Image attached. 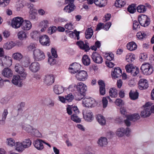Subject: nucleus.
Listing matches in <instances>:
<instances>
[{
	"instance_id": "obj_1",
	"label": "nucleus",
	"mask_w": 154,
	"mask_h": 154,
	"mask_svg": "<svg viewBox=\"0 0 154 154\" xmlns=\"http://www.w3.org/2000/svg\"><path fill=\"white\" fill-rule=\"evenodd\" d=\"M76 87L77 91L79 93V96L78 99L80 100L82 99L85 95V92L87 91V87L82 82H79L76 85L74 86Z\"/></svg>"
},
{
	"instance_id": "obj_2",
	"label": "nucleus",
	"mask_w": 154,
	"mask_h": 154,
	"mask_svg": "<svg viewBox=\"0 0 154 154\" xmlns=\"http://www.w3.org/2000/svg\"><path fill=\"white\" fill-rule=\"evenodd\" d=\"M140 69L142 73L146 75H150L154 71L152 66L148 63H143L140 67Z\"/></svg>"
},
{
	"instance_id": "obj_3",
	"label": "nucleus",
	"mask_w": 154,
	"mask_h": 154,
	"mask_svg": "<svg viewBox=\"0 0 154 154\" xmlns=\"http://www.w3.org/2000/svg\"><path fill=\"white\" fill-rule=\"evenodd\" d=\"M138 20L140 25L144 27L147 26L150 23V19L145 15L140 14L139 15Z\"/></svg>"
},
{
	"instance_id": "obj_4",
	"label": "nucleus",
	"mask_w": 154,
	"mask_h": 154,
	"mask_svg": "<svg viewBox=\"0 0 154 154\" xmlns=\"http://www.w3.org/2000/svg\"><path fill=\"white\" fill-rule=\"evenodd\" d=\"M15 71L20 75V77L22 78V79H26L27 73L25 69L22 67L19 63H17L15 66Z\"/></svg>"
},
{
	"instance_id": "obj_5",
	"label": "nucleus",
	"mask_w": 154,
	"mask_h": 154,
	"mask_svg": "<svg viewBox=\"0 0 154 154\" xmlns=\"http://www.w3.org/2000/svg\"><path fill=\"white\" fill-rule=\"evenodd\" d=\"M125 68L127 72L130 73L133 76L137 75L139 72V69L136 67L134 66L132 64L127 65L125 66Z\"/></svg>"
},
{
	"instance_id": "obj_6",
	"label": "nucleus",
	"mask_w": 154,
	"mask_h": 154,
	"mask_svg": "<svg viewBox=\"0 0 154 154\" xmlns=\"http://www.w3.org/2000/svg\"><path fill=\"white\" fill-rule=\"evenodd\" d=\"M33 55L34 58L36 61L42 60L45 58V56L43 52L38 49H34Z\"/></svg>"
},
{
	"instance_id": "obj_7",
	"label": "nucleus",
	"mask_w": 154,
	"mask_h": 154,
	"mask_svg": "<svg viewBox=\"0 0 154 154\" xmlns=\"http://www.w3.org/2000/svg\"><path fill=\"white\" fill-rule=\"evenodd\" d=\"M23 19L20 17H17L14 18L12 20L11 25L12 27L15 29H18L22 26Z\"/></svg>"
},
{
	"instance_id": "obj_8",
	"label": "nucleus",
	"mask_w": 154,
	"mask_h": 154,
	"mask_svg": "<svg viewBox=\"0 0 154 154\" xmlns=\"http://www.w3.org/2000/svg\"><path fill=\"white\" fill-rule=\"evenodd\" d=\"M75 76L78 80L84 81L87 79L88 75L86 71L81 70L76 74Z\"/></svg>"
},
{
	"instance_id": "obj_9",
	"label": "nucleus",
	"mask_w": 154,
	"mask_h": 154,
	"mask_svg": "<svg viewBox=\"0 0 154 154\" xmlns=\"http://www.w3.org/2000/svg\"><path fill=\"white\" fill-rule=\"evenodd\" d=\"M0 63L4 66H11L12 64V60L9 57H2L0 59Z\"/></svg>"
},
{
	"instance_id": "obj_10",
	"label": "nucleus",
	"mask_w": 154,
	"mask_h": 154,
	"mask_svg": "<svg viewBox=\"0 0 154 154\" xmlns=\"http://www.w3.org/2000/svg\"><path fill=\"white\" fill-rule=\"evenodd\" d=\"M74 0H65L66 3L68 5L65 6L64 8V10L65 12L70 13L73 11L75 8V6L73 4Z\"/></svg>"
},
{
	"instance_id": "obj_11",
	"label": "nucleus",
	"mask_w": 154,
	"mask_h": 154,
	"mask_svg": "<svg viewBox=\"0 0 154 154\" xmlns=\"http://www.w3.org/2000/svg\"><path fill=\"white\" fill-rule=\"evenodd\" d=\"M149 103L146 104L144 109L141 112L140 116L144 118L149 116L151 115L150 106H149Z\"/></svg>"
},
{
	"instance_id": "obj_12",
	"label": "nucleus",
	"mask_w": 154,
	"mask_h": 154,
	"mask_svg": "<svg viewBox=\"0 0 154 154\" xmlns=\"http://www.w3.org/2000/svg\"><path fill=\"white\" fill-rule=\"evenodd\" d=\"M91 58L93 61L97 63H101L103 61V58L101 55L95 52L93 53Z\"/></svg>"
},
{
	"instance_id": "obj_13",
	"label": "nucleus",
	"mask_w": 154,
	"mask_h": 154,
	"mask_svg": "<svg viewBox=\"0 0 154 154\" xmlns=\"http://www.w3.org/2000/svg\"><path fill=\"white\" fill-rule=\"evenodd\" d=\"M138 88L140 90L146 89L148 87V81L145 79H140L138 82Z\"/></svg>"
},
{
	"instance_id": "obj_14",
	"label": "nucleus",
	"mask_w": 154,
	"mask_h": 154,
	"mask_svg": "<svg viewBox=\"0 0 154 154\" xmlns=\"http://www.w3.org/2000/svg\"><path fill=\"white\" fill-rule=\"evenodd\" d=\"M39 42L43 45L49 46L50 43V39L46 35H43L39 37Z\"/></svg>"
},
{
	"instance_id": "obj_15",
	"label": "nucleus",
	"mask_w": 154,
	"mask_h": 154,
	"mask_svg": "<svg viewBox=\"0 0 154 154\" xmlns=\"http://www.w3.org/2000/svg\"><path fill=\"white\" fill-rule=\"evenodd\" d=\"M80 68L81 65L79 64L75 63L70 65L69 69L71 73L74 74L78 72Z\"/></svg>"
},
{
	"instance_id": "obj_16",
	"label": "nucleus",
	"mask_w": 154,
	"mask_h": 154,
	"mask_svg": "<svg viewBox=\"0 0 154 154\" xmlns=\"http://www.w3.org/2000/svg\"><path fill=\"white\" fill-rule=\"evenodd\" d=\"M40 67L39 63L37 62H34L31 64L29 68L31 72H35L39 70Z\"/></svg>"
},
{
	"instance_id": "obj_17",
	"label": "nucleus",
	"mask_w": 154,
	"mask_h": 154,
	"mask_svg": "<svg viewBox=\"0 0 154 154\" xmlns=\"http://www.w3.org/2000/svg\"><path fill=\"white\" fill-rule=\"evenodd\" d=\"M76 44L82 49L84 50L85 51H88L90 50V48L88 43L85 44L81 41H78L76 42Z\"/></svg>"
},
{
	"instance_id": "obj_18",
	"label": "nucleus",
	"mask_w": 154,
	"mask_h": 154,
	"mask_svg": "<svg viewBox=\"0 0 154 154\" xmlns=\"http://www.w3.org/2000/svg\"><path fill=\"white\" fill-rule=\"evenodd\" d=\"M122 75V70L119 67L115 68L113 71L111 73L112 78L114 79H116L121 76Z\"/></svg>"
},
{
	"instance_id": "obj_19",
	"label": "nucleus",
	"mask_w": 154,
	"mask_h": 154,
	"mask_svg": "<svg viewBox=\"0 0 154 154\" xmlns=\"http://www.w3.org/2000/svg\"><path fill=\"white\" fill-rule=\"evenodd\" d=\"M12 82L15 85L21 87L22 83L20 76L18 75H14L12 80Z\"/></svg>"
},
{
	"instance_id": "obj_20",
	"label": "nucleus",
	"mask_w": 154,
	"mask_h": 154,
	"mask_svg": "<svg viewBox=\"0 0 154 154\" xmlns=\"http://www.w3.org/2000/svg\"><path fill=\"white\" fill-rule=\"evenodd\" d=\"M98 83L99 85L100 94L102 95H103L106 93L105 83L102 80H99Z\"/></svg>"
},
{
	"instance_id": "obj_21",
	"label": "nucleus",
	"mask_w": 154,
	"mask_h": 154,
	"mask_svg": "<svg viewBox=\"0 0 154 154\" xmlns=\"http://www.w3.org/2000/svg\"><path fill=\"white\" fill-rule=\"evenodd\" d=\"M94 102V100L91 98H85L82 100V103L86 107H91Z\"/></svg>"
},
{
	"instance_id": "obj_22",
	"label": "nucleus",
	"mask_w": 154,
	"mask_h": 154,
	"mask_svg": "<svg viewBox=\"0 0 154 154\" xmlns=\"http://www.w3.org/2000/svg\"><path fill=\"white\" fill-rule=\"evenodd\" d=\"M32 24L29 20H23L21 26V28L24 30H28L32 27Z\"/></svg>"
},
{
	"instance_id": "obj_23",
	"label": "nucleus",
	"mask_w": 154,
	"mask_h": 154,
	"mask_svg": "<svg viewBox=\"0 0 154 154\" xmlns=\"http://www.w3.org/2000/svg\"><path fill=\"white\" fill-rule=\"evenodd\" d=\"M54 78L53 76L51 75L46 76L44 81L45 83L47 85H51L54 82Z\"/></svg>"
},
{
	"instance_id": "obj_24",
	"label": "nucleus",
	"mask_w": 154,
	"mask_h": 154,
	"mask_svg": "<svg viewBox=\"0 0 154 154\" xmlns=\"http://www.w3.org/2000/svg\"><path fill=\"white\" fill-rule=\"evenodd\" d=\"M44 141L40 139H38L35 141L33 143L35 147L38 150H42L44 146L42 143Z\"/></svg>"
},
{
	"instance_id": "obj_25",
	"label": "nucleus",
	"mask_w": 154,
	"mask_h": 154,
	"mask_svg": "<svg viewBox=\"0 0 154 154\" xmlns=\"http://www.w3.org/2000/svg\"><path fill=\"white\" fill-rule=\"evenodd\" d=\"M2 75L5 77H10L13 75L12 71L8 68H5L2 70Z\"/></svg>"
},
{
	"instance_id": "obj_26",
	"label": "nucleus",
	"mask_w": 154,
	"mask_h": 154,
	"mask_svg": "<svg viewBox=\"0 0 154 154\" xmlns=\"http://www.w3.org/2000/svg\"><path fill=\"white\" fill-rule=\"evenodd\" d=\"M54 91L55 93L59 94L62 93L64 91V88L59 85H55L54 87Z\"/></svg>"
},
{
	"instance_id": "obj_27",
	"label": "nucleus",
	"mask_w": 154,
	"mask_h": 154,
	"mask_svg": "<svg viewBox=\"0 0 154 154\" xmlns=\"http://www.w3.org/2000/svg\"><path fill=\"white\" fill-rule=\"evenodd\" d=\"M98 144L100 146H105L107 143V138L104 137H101L98 140Z\"/></svg>"
},
{
	"instance_id": "obj_28",
	"label": "nucleus",
	"mask_w": 154,
	"mask_h": 154,
	"mask_svg": "<svg viewBox=\"0 0 154 154\" xmlns=\"http://www.w3.org/2000/svg\"><path fill=\"white\" fill-rule=\"evenodd\" d=\"M94 3L95 5L99 7H102L106 5V0H94Z\"/></svg>"
},
{
	"instance_id": "obj_29",
	"label": "nucleus",
	"mask_w": 154,
	"mask_h": 154,
	"mask_svg": "<svg viewBox=\"0 0 154 154\" xmlns=\"http://www.w3.org/2000/svg\"><path fill=\"white\" fill-rule=\"evenodd\" d=\"M127 48L130 51L135 50L137 48V46L135 42H131L127 44Z\"/></svg>"
},
{
	"instance_id": "obj_30",
	"label": "nucleus",
	"mask_w": 154,
	"mask_h": 154,
	"mask_svg": "<svg viewBox=\"0 0 154 154\" xmlns=\"http://www.w3.org/2000/svg\"><path fill=\"white\" fill-rule=\"evenodd\" d=\"M17 36L20 40L26 39L27 37V33L23 30H21L18 33Z\"/></svg>"
},
{
	"instance_id": "obj_31",
	"label": "nucleus",
	"mask_w": 154,
	"mask_h": 154,
	"mask_svg": "<svg viewBox=\"0 0 154 154\" xmlns=\"http://www.w3.org/2000/svg\"><path fill=\"white\" fill-rule=\"evenodd\" d=\"M139 94L137 91H135L131 90L129 93L130 98L132 100H134L137 99L138 97Z\"/></svg>"
},
{
	"instance_id": "obj_32",
	"label": "nucleus",
	"mask_w": 154,
	"mask_h": 154,
	"mask_svg": "<svg viewBox=\"0 0 154 154\" xmlns=\"http://www.w3.org/2000/svg\"><path fill=\"white\" fill-rule=\"evenodd\" d=\"M126 118L134 122L139 119L140 118V116L138 114H134L131 115H126Z\"/></svg>"
},
{
	"instance_id": "obj_33",
	"label": "nucleus",
	"mask_w": 154,
	"mask_h": 154,
	"mask_svg": "<svg viewBox=\"0 0 154 154\" xmlns=\"http://www.w3.org/2000/svg\"><path fill=\"white\" fill-rule=\"evenodd\" d=\"M93 33V29L91 28H88L85 32V37L86 39H90L92 36Z\"/></svg>"
},
{
	"instance_id": "obj_34",
	"label": "nucleus",
	"mask_w": 154,
	"mask_h": 154,
	"mask_svg": "<svg viewBox=\"0 0 154 154\" xmlns=\"http://www.w3.org/2000/svg\"><path fill=\"white\" fill-rule=\"evenodd\" d=\"M125 0H116L115 3V5L117 8H122L126 4Z\"/></svg>"
},
{
	"instance_id": "obj_35",
	"label": "nucleus",
	"mask_w": 154,
	"mask_h": 154,
	"mask_svg": "<svg viewBox=\"0 0 154 154\" xmlns=\"http://www.w3.org/2000/svg\"><path fill=\"white\" fill-rule=\"evenodd\" d=\"M96 119L98 122L101 125H104L106 123V120L104 117L101 115L97 116Z\"/></svg>"
},
{
	"instance_id": "obj_36",
	"label": "nucleus",
	"mask_w": 154,
	"mask_h": 154,
	"mask_svg": "<svg viewBox=\"0 0 154 154\" xmlns=\"http://www.w3.org/2000/svg\"><path fill=\"white\" fill-rule=\"evenodd\" d=\"M29 12V19L31 20H34L36 18V11L35 9H34L32 7L30 8Z\"/></svg>"
},
{
	"instance_id": "obj_37",
	"label": "nucleus",
	"mask_w": 154,
	"mask_h": 154,
	"mask_svg": "<svg viewBox=\"0 0 154 154\" xmlns=\"http://www.w3.org/2000/svg\"><path fill=\"white\" fill-rule=\"evenodd\" d=\"M85 120L88 122H91L93 118L92 113L90 111H87L86 115L84 116Z\"/></svg>"
},
{
	"instance_id": "obj_38",
	"label": "nucleus",
	"mask_w": 154,
	"mask_h": 154,
	"mask_svg": "<svg viewBox=\"0 0 154 154\" xmlns=\"http://www.w3.org/2000/svg\"><path fill=\"white\" fill-rule=\"evenodd\" d=\"M15 149L16 150L19 152L23 151L24 149L22 143L17 142L15 143Z\"/></svg>"
},
{
	"instance_id": "obj_39",
	"label": "nucleus",
	"mask_w": 154,
	"mask_h": 154,
	"mask_svg": "<svg viewBox=\"0 0 154 154\" xmlns=\"http://www.w3.org/2000/svg\"><path fill=\"white\" fill-rule=\"evenodd\" d=\"M82 61L83 64L86 66L89 65L91 62L90 58L87 55H85L83 56Z\"/></svg>"
},
{
	"instance_id": "obj_40",
	"label": "nucleus",
	"mask_w": 154,
	"mask_h": 154,
	"mask_svg": "<svg viewBox=\"0 0 154 154\" xmlns=\"http://www.w3.org/2000/svg\"><path fill=\"white\" fill-rule=\"evenodd\" d=\"M109 93L110 96L112 98L116 97L118 95L117 90L114 88H111L110 89Z\"/></svg>"
},
{
	"instance_id": "obj_41",
	"label": "nucleus",
	"mask_w": 154,
	"mask_h": 154,
	"mask_svg": "<svg viewBox=\"0 0 154 154\" xmlns=\"http://www.w3.org/2000/svg\"><path fill=\"white\" fill-rule=\"evenodd\" d=\"M15 45V44L13 42H8L3 45L4 48L7 50H9L11 49Z\"/></svg>"
},
{
	"instance_id": "obj_42",
	"label": "nucleus",
	"mask_w": 154,
	"mask_h": 154,
	"mask_svg": "<svg viewBox=\"0 0 154 154\" xmlns=\"http://www.w3.org/2000/svg\"><path fill=\"white\" fill-rule=\"evenodd\" d=\"M22 128L28 132L31 133H32L34 129L32 127L29 125L22 126Z\"/></svg>"
},
{
	"instance_id": "obj_43",
	"label": "nucleus",
	"mask_w": 154,
	"mask_h": 154,
	"mask_svg": "<svg viewBox=\"0 0 154 154\" xmlns=\"http://www.w3.org/2000/svg\"><path fill=\"white\" fill-rule=\"evenodd\" d=\"M12 57L14 59L20 61L22 58L23 55L20 53L17 52L14 53Z\"/></svg>"
},
{
	"instance_id": "obj_44",
	"label": "nucleus",
	"mask_w": 154,
	"mask_h": 154,
	"mask_svg": "<svg viewBox=\"0 0 154 154\" xmlns=\"http://www.w3.org/2000/svg\"><path fill=\"white\" fill-rule=\"evenodd\" d=\"M116 134L119 137H122L125 134V129L122 128L118 129L116 132Z\"/></svg>"
},
{
	"instance_id": "obj_45",
	"label": "nucleus",
	"mask_w": 154,
	"mask_h": 154,
	"mask_svg": "<svg viewBox=\"0 0 154 154\" xmlns=\"http://www.w3.org/2000/svg\"><path fill=\"white\" fill-rule=\"evenodd\" d=\"M76 114H74L71 116V118L72 120L74 122L78 123L81 122V119L77 116Z\"/></svg>"
},
{
	"instance_id": "obj_46",
	"label": "nucleus",
	"mask_w": 154,
	"mask_h": 154,
	"mask_svg": "<svg viewBox=\"0 0 154 154\" xmlns=\"http://www.w3.org/2000/svg\"><path fill=\"white\" fill-rule=\"evenodd\" d=\"M8 113V110L7 109H4L2 115V120H0V124H4L5 123V121Z\"/></svg>"
},
{
	"instance_id": "obj_47",
	"label": "nucleus",
	"mask_w": 154,
	"mask_h": 154,
	"mask_svg": "<svg viewBox=\"0 0 154 154\" xmlns=\"http://www.w3.org/2000/svg\"><path fill=\"white\" fill-rule=\"evenodd\" d=\"M126 60L128 63H131L135 60V57L134 55L130 54H128L126 56Z\"/></svg>"
},
{
	"instance_id": "obj_48",
	"label": "nucleus",
	"mask_w": 154,
	"mask_h": 154,
	"mask_svg": "<svg viewBox=\"0 0 154 154\" xmlns=\"http://www.w3.org/2000/svg\"><path fill=\"white\" fill-rule=\"evenodd\" d=\"M22 143L23 147L25 148H26L29 147L31 146L32 142L29 139H27L23 141Z\"/></svg>"
},
{
	"instance_id": "obj_49",
	"label": "nucleus",
	"mask_w": 154,
	"mask_h": 154,
	"mask_svg": "<svg viewBox=\"0 0 154 154\" xmlns=\"http://www.w3.org/2000/svg\"><path fill=\"white\" fill-rule=\"evenodd\" d=\"M137 11L140 13H143L146 12V7L142 5H139L137 8Z\"/></svg>"
},
{
	"instance_id": "obj_50",
	"label": "nucleus",
	"mask_w": 154,
	"mask_h": 154,
	"mask_svg": "<svg viewBox=\"0 0 154 154\" xmlns=\"http://www.w3.org/2000/svg\"><path fill=\"white\" fill-rule=\"evenodd\" d=\"M140 23L139 21L137 20H134L133 22V29L135 31H137L140 27V26L139 25Z\"/></svg>"
},
{
	"instance_id": "obj_51",
	"label": "nucleus",
	"mask_w": 154,
	"mask_h": 154,
	"mask_svg": "<svg viewBox=\"0 0 154 154\" xmlns=\"http://www.w3.org/2000/svg\"><path fill=\"white\" fill-rule=\"evenodd\" d=\"M57 30V28L56 26H51L49 28L48 30V33L49 34L51 35L55 32Z\"/></svg>"
},
{
	"instance_id": "obj_52",
	"label": "nucleus",
	"mask_w": 154,
	"mask_h": 154,
	"mask_svg": "<svg viewBox=\"0 0 154 154\" xmlns=\"http://www.w3.org/2000/svg\"><path fill=\"white\" fill-rule=\"evenodd\" d=\"M66 101L68 102H71L74 99V96L72 93H69L65 96Z\"/></svg>"
},
{
	"instance_id": "obj_53",
	"label": "nucleus",
	"mask_w": 154,
	"mask_h": 154,
	"mask_svg": "<svg viewBox=\"0 0 154 154\" xmlns=\"http://www.w3.org/2000/svg\"><path fill=\"white\" fill-rule=\"evenodd\" d=\"M49 24V22L47 20H43L40 23V25L45 29H46L48 27Z\"/></svg>"
},
{
	"instance_id": "obj_54",
	"label": "nucleus",
	"mask_w": 154,
	"mask_h": 154,
	"mask_svg": "<svg viewBox=\"0 0 154 154\" xmlns=\"http://www.w3.org/2000/svg\"><path fill=\"white\" fill-rule=\"evenodd\" d=\"M10 0H0V5L2 7H5L9 3Z\"/></svg>"
},
{
	"instance_id": "obj_55",
	"label": "nucleus",
	"mask_w": 154,
	"mask_h": 154,
	"mask_svg": "<svg viewBox=\"0 0 154 154\" xmlns=\"http://www.w3.org/2000/svg\"><path fill=\"white\" fill-rule=\"evenodd\" d=\"M39 34L36 31H33L30 33V36L33 39H35L38 36Z\"/></svg>"
},
{
	"instance_id": "obj_56",
	"label": "nucleus",
	"mask_w": 154,
	"mask_h": 154,
	"mask_svg": "<svg viewBox=\"0 0 154 154\" xmlns=\"http://www.w3.org/2000/svg\"><path fill=\"white\" fill-rule=\"evenodd\" d=\"M134 5H129L128 8V11L131 13H134L136 11Z\"/></svg>"
},
{
	"instance_id": "obj_57",
	"label": "nucleus",
	"mask_w": 154,
	"mask_h": 154,
	"mask_svg": "<svg viewBox=\"0 0 154 154\" xmlns=\"http://www.w3.org/2000/svg\"><path fill=\"white\" fill-rule=\"evenodd\" d=\"M21 66H22L24 67H27L29 65V62L28 60L26 59L22 60L21 62Z\"/></svg>"
},
{
	"instance_id": "obj_58",
	"label": "nucleus",
	"mask_w": 154,
	"mask_h": 154,
	"mask_svg": "<svg viewBox=\"0 0 154 154\" xmlns=\"http://www.w3.org/2000/svg\"><path fill=\"white\" fill-rule=\"evenodd\" d=\"M36 48V45L33 43H31L27 47V50L29 51L34 50Z\"/></svg>"
},
{
	"instance_id": "obj_59",
	"label": "nucleus",
	"mask_w": 154,
	"mask_h": 154,
	"mask_svg": "<svg viewBox=\"0 0 154 154\" xmlns=\"http://www.w3.org/2000/svg\"><path fill=\"white\" fill-rule=\"evenodd\" d=\"M106 59L110 61L113 60L114 58V55L112 53L106 54L105 56Z\"/></svg>"
},
{
	"instance_id": "obj_60",
	"label": "nucleus",
	"mask_w": 154,
	"mask_h": 154,
	"mask_svg": "<svg viewBox=\"0 0 154 154\" xmlns=\"http://www.w3.org/2000/svg\"><path fill=\"white\" fill-rule=\"evenodd\" d=\"M8 141V145L10 146H12L15 145V141L12 138H10L7 139Z\"/></svg>"
},
{
	"instance_id": "obj_61",
	"label": "nucleus",
	"mask_w": 154,
	"mask_h": 154,
	"mask_svg": "<svg viewBox=\"0 0 154 154\" xmlns=\"http://www.w3.org/2000/svg\"><path fill=\"white\" fill-rule=\"evenodd\" d=\"M146 35L144 32H138L137 34V36L140 39H142L145 38Z\"/></svg>"
},
{
	"instance_id": "obj_62",
	"label": "nucleus",
	"mask_w": 154,
	"mask_h": 154,
	"mask_svg": "<svg viewBox=\"0 0 154 154\" xmlns=\"http://www.w3.org/2000/svg\"><path fill=\"white\" fill-rule=\"evenodd\" d=\"M108 100L106 97H103L102 99L103 106V108H106L108 105Z\"/></svg>"
},
{
	"instance_id": "obj_63",
	"label": "nucleus",
	"mask_w": 154,
	"mask_h": 154,
	"mask_svg": "<svg viewBox=\"0 0 154 154\" xmlns=\"http://www.w3.org/2000/svg\"><path fill=\"white\" fill-rule=\"evenodd\" d=\"M64 26L66 29L68 30H72L73 28L72 24L70 23H67Z\"/></svg>"
},
{
	"instance_id": "obj_64",
	"label": "nucleus",
	"mask_w": 154,
	"mask_h": 154,
	"mask_svg": "<svg viewBox=\"0 0 154 154\" xmlns=\"http://www.w3.org/2000/svg\"><path fill=\"white\" fill-rule=\"evenodd\" d=\"M48 62L51 65H52L56 63V61L55 59L49 57Z\"/></svg>"
}]
</instances>
